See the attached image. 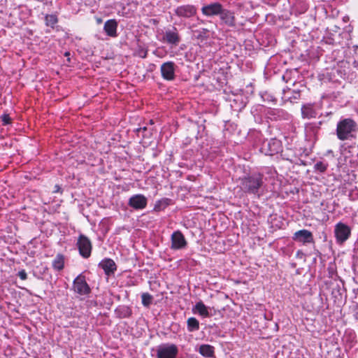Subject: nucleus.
I'll return each instance as SVG.
<instances>
[{"label": "nucleus", "mask_w": 358, "mask_h": 358, "mask_svg": "<svg viewBox=\"0 0 358 358\" xmlns=\"http://www.w3.org/2000/svg\"><path fill=\"white\" fill-rule=\"evenodd\" d=\"M264 176L259 172H252L239 178L241 190L248 194L260 197L264 194Z\"/></svg>", "instance_id": "obj_1"}, {"label": "nucleus", "mask_w": 358, "mask_h": 358, "mask_svg": "<svg viewBox=\"0 0 358 358\" xmlns=\"http://www.w3.org/2000/svg\"><path fill=\"white\" fill-rule=\"evenodd\" d=\"M357 124L352 118H343L336 125V136L341 141L351 139L357 131Z\"/></svg>", "instance_id": "obj_2"}, {"label": "nucleus", "mask_w": 358, "mask_h": 358, "mask_svg": "<svg viewBox=\"0 0 358 358\" xmlns=\"http://www.w3.org/2000/svg\"><path fill=\"white\" fill-rule=\"evenodd\" d=\"M261 152L265 155L273 156L282 151V142L275 138L264 141L260 148Z\"/></svg>", "instance_id": "obj_3"}, {"label": "nucleus", "mask_w": 358, "mask_h": 358, "mask_svg": "<svg viewBox=\"0 0 358 358\" xmlns=\"http://www.w3.org/2000/svg\"><path fill=\"white\" fill-rule=\"evenodd\" d=\"M156 358H177L178 348L173 343H163L158 345L155 350Z\"/></svg>", "instance_id": "obj_4"}, {"label": "nucleus", "mask_w": 358, "mask_h": 358, "mask_svg": "<svg viewBox=\"0 0 358 358\" xmlns=\"http://www.w3.org/2000/svg\"><path fill=\"white\" fill-rule=\"evenodd\" d=\"M197 13V8L193 4H182L176 6L173 10V15L180 20H187L194 17Z\"/></svg>", "instance_id": "obj_5"}, {"label": "nucleus", "mask_w": 358, "mask_h": 358, "mask_svg": "<svg viewBox=\"0 0 358 358\" xmlns=\"http://www.w3.org/2000/svg\"><path fill=\"white\" fill-rule=\"evenodd\" d=\"M334 235L336 243L342 244L350 237L351 228L348 224L339 222L334 227Z\"/></svg>", "instance_id": "obj_6"}, {"label": "nucleus", "mask_w": 358, "mask_h": 358, "mask_svg": "<svg viewBox=\"0 0 358 358\" xmlns=\"http://www.w3.org/2000/svg\"><path fill=\"white\" fill-rule=\"evenodd\" d=\"M79 254L85 259H87L90 257L92 245L88 237L84 234H80L76 243Z\"/></svg>", "instance_id": "obj_7"}, {"label": "nucleus", "mask_w": 358, "mask_h": 358, "mask_svg": "<svg viewBox=\"0 0 358 358\" xmlns=\"http://www.w3.org/2000/svg\"><path fill=\"white\" fill-rule=\"evenodd\" d=\"M73 289L80 295H87L90 293L91 289L86 282L85 275L80 274L74 279Z\"/></svg>", "instance_id": "obj_8"}, {"label": "nucleus", "mask_w": 358, "mask_h": 358, "mask_svg": "<svg viewBox=\"0 0 358 358\" xmlns=\"http://www.w3.org/2000/svg\"><path fill=\"white\" fill-rule=\"evenodd\" d=\"M171 248L174 250H182L186 248L187 242L180 230L175 231L171 236Z\"/></svg>", "instance_id": "obj_9"}, {"label": "nucleus", "mask_w": 358, "mask_h": 358, "mask_svg": "<svg viewBox=\"0 0 358 358\" xmlns=\"http://www.w3.org/2000/svg\"><path fill=\"white\" fill-rule=\"evenodd\" d=\"M180 41L181 38L176 27L166 29L162 38L163 42L174 46H177Z\"/></svg>", "instance_id": "obj_10"}, {"label": "nucleus", "mask_w": 358, "mask_h": 358, "mask_svg": "<svg viewBox=\"0 0 358 358\" xmlns=\"http://www.w3.org/2000/svg\"><path fill=\"white\" fill-rule=\"evenodd\" d=\"M176 65L173 62H166L163 63L160 67L161 75L163 79L167 81H172L176 78Z\"/></svg>", "instance_id": "obj_11"}, {"label": "nucleus", "mask_w": 358, "mask_h": 358, "mask_svg": "<svg viewBox=\"0 0 358 358\" xmlns=\"http://www.w3.org/2000/svg\"><path fill=\"white\" fill-rule=\"evenodd\" d=\"M147 203V198L141 194L131 196L128 201V205L135 210L144 209L146 207Z\"/></svg>", "instance_id": "obj_12"}, {"label": "nucleus", "mask_w": 358, "mask_h": 358, "mask_svg": "<svg viewBox=\"0 0 358 358\" xmlns=\"http://www.w3.org/2000/svg\"><path fill=\"white\" fill-rule=\"evenodd\" d=\"M223 8L222 5L219 2H214L203 6L201 8V13L203 15L211 17L214 15H220Z\"/></svg>", "instance_id": "obj_13"}, {"label": "nucleus", "mask_w": 358, "mask_h": 358, "mask_svg": "<svg viewBox=\"0 0 358 358\" xmlns=\"http://www.w3.org/2000/svg\"><path fill=\"white\" fill-rule=\"evenodd\" d=\"M292 238L303 244L314 243L313 235L311 231L307 229H301L294 234Z\"/></svg>", "instance_id": "obj_14"}, {"label": "nucleus", "mask_w": 358, "mask_h": 358, "mask_svg": "<svg viewBox=\"0 0 358 358\" xmlns=\"http://www.w3.org/2000/svg\"><path fill=\"white\" fill-rule=\"evenodd\" d=\"M267 115L271 120H288L290 115L281 108H270L267 112Z\"/></svg>", "instance_id": "obj_15"}, {"label": "nucleus", "mask_w": 358, "mask_h": 358, "mask_svg": "<svg viewBox=\"0 0 358 358\" xmlns=\"http://www.w3.org/2000/svg\"><path fill=\"white\" fill-rule=\"evenodd\" d=\"M219 17L222 23L227 26L229 27H236V17L234 12L223 8Z\"/></svg>", "instance_id": "obj_16"}, {"label": "nucleus", "mask_w": 358, "mask_h": 358, "mask_svg": "<svg viewBox=\"0 0 358 358\" xmlns=\"http://www.w3.org/2000/svg\"><path fill=\"white\" fill-rule=\"evenodd\" d=\"M99 266L103 270L105 274L108 276L113 275L117 270L115 262L110 258H105L101 260L99 264Z\"/></svg>", "instance_id": "obj_17"}, {"label": "nucleus", "mask_w": 358, "mask_h": 358, "mask_svg": "<svg viewBox=\"0 0 358 358\" xmlns=\"http://www.w3.org/2000/svg\"><path fill=\"white\" fill-rule=\"evenodd\" d=\"M117 26L118 23L115 19L108 20L104 23L103 31L108 36L116 38L117 36Z\"/></svg>", "instance_id": "obj_18"}, {"label": "nucleus", "mask_w": 358, "mask_h": 358, "mask_svg": "<svg viewBox=\"0 0 358 358\" xmlns=\"http://www.w3.org/2000/svg\"><path fill=\"white\" fill-rule=\"evenodd\" d=\"M317 111L311 103L304 104L301 107V116L303 119H311L316 117Z\"/></svg>", "instance_id": "obj_19"}, {"label": "nucleus", "mask_w": 358, "mask_h": 358, "mask_svg": "<svg viewBox=\"0 0 358 358\" xmlns=\"http://www.w3.org/2000/svg\"><path fill=\"white\" fill-rule=\"evenodd\" d=\"M192 311L194 314H199L203 317H208L210 316L208 308L202 301H198L192 307Z\"/></svg>", "instance_id": "obj_20"}, {"label": "nucleus", "mask_w": 358, "mask_h": 358, "mask_svg": "<svg viewBox=\"0 0 358 358\" xmlns=\"http://www.w3.org/2000/svg\"><path fill=\"white\" fill-rule=\"evenodd\" d=\"M199 352L205 357H214L215 348L208 344H203L200 345Z\"/></svg>", "instance_id": "obj_21"}, {"label": "nucleus", "mask_w": 358, "mask_h": 358, "mask_svg": "<svg viewBox=\"0 0 358 358\" xmlns=\"http://www.w3.org/2000/svg\"><path fill=\"white\" fill-rule=\"evenodd\" d=\"M115 313L120 318H127L131 315L132 310L127 306H119L115 309Z\"/></svg>", "instance_id": "obj_22"}, {"label": "nucleus", "mask_w": 358, "mask_h": 358, "mask_svg": "<svg viewBox=\"0 0 358 358\" xmlns=\"http://www.w3.org/2000/svg\"><path fill=\"white\" fill-rule=\"evenodd\" d=\"M171 199H170L169 198L161 199L156 201L154 208H153V210L155 212L162 211V210H165V208L171 204Z\"/></svg>", "instance_id": "obj_23"}, {"label": "nucleus", "mask_w": 358, "mask_h": 358, "mask_svg": "<svg viewBox=\"0 0 358 358\" xmlns=\"http://www.w3.org/2000/svg\"><path fill=\"white\" fill-rule=\"evenodd\" d=\"M199 320L194 317H191L187 320V329L189 332H194L199 330Z\"/></svg>", "instance_id": "obj_24"}, {"label": "nucleus", "mask_w": 358, "mask_h": 358, "mask_svg": "<svg viewBox=\"0 0 358 358\" xmlns=\"http://www.w3.org/2000/svg\"><path fill=\"white\" fill-rule=\"evenodd\" d=\"M64 266V255L58 254L52 261V267L57 271H61Z\"/></svg>", "instance_id": "obj_25"}, {"label": "nucleus", "mask_w": 358, "mask_h": 358, "mask_svg": "<svg viewBox=\"0 0 358 358\" xmlns=\"http://www.w3.org/2000/svg\"><path fill=\"white\" fill-rule=\"evenodd\" d=\"M246 106L241 96L237 97L231 101V107L236 111H241Z\"/></svg>", "instance_id": "obj_26"}, {"label": "nucleus", "mask_w": 358, "mask_h": 358, "mask_svg": "<svg viewBox=\"0 0 358 358\" xmlns=\"http://www.w3.org/2000/svg\"><path fill=\"white\" fill-rule=\"evenodd\" d=\"M45 24L52 28L57 23L58 19L55 15H46L45 17Z\"/></svg>", "instance_id": "obj_27"}, {"label": "nucleus", "mask_w": 358, "mask_h": 358, "mask_svg": "<svg viewBox=\"0 0 358 358\" xmlns=\"http://www.w3.org/2000/svg\"><path fill=\"white\" fill-rule=\"evenodd\" d=\"M141 299H142V304L145 307L148 308L152 303V300H153V296L148 292H144L141 294Z\"/></svg>", "instance_id": "obj_28"}, {"label": "nucleus", "mask_w": 358, "mask_h": 358, "mask_svg": "<svg viewBox=\"0 0 358 358\" xmlns=\"http://www.w3.org/2000/svg\"><path fill=\"white\" fill-rule=\"evenodd\" d=\"M306 129L307 131L313 133V134L315 136H317L320 129L317 124H315V123H308L306 126Z\"/></svg>", "instance_id": "obj_29"}, {"label": "nucleus", "mask_w": 358, "mask_h": 358, "mask_svg": "<svg viewBox=\"0 0 358 358\" xmlns=\"http://www.w3.org/2000/svg\"><path fill=\"white\" fill-rule=\"evenodd\" d=\"M283 93H284V95H285V97L287 98V96H286V90H283ZM300 92L299 91H292V95L290 96H287V100H289L290 102H294L295 101L298 100L300 99Z\"/></svg>", "instance_id": "obj_30"}, {"label": "nucleus", "mask_w": 358, "mask_h": 358, "mask_svg": "<svg viewBox=\"0 0 358 358\" xmlns=\"http://www.w3.org/2000/svg\"><path fill=\"white\" fill-rule=\"evenodd\" d=\"M327 166L328 165L327 164H324L322 162H317L314 165V169L315 171H320V173H324L326 171Z\"/></svg>", "instance_id": "obj_31"}, {"label": "nucleus", "mask_w": 358, "mask_h": 358, "mask_svg": "<svg viewBox=\"0 0 358 358\" xmlns=\"http://www.w3.org/2000/svg\"><path fill=\"white\" fill-rule=\"evenodd\" d=\"M1 119L3 122V124L6 125L11 122V118L8 114H3L1 115Z\"/></svg>", "instance_id": "obj_32"}, {"label": "nucleus", "mask_w": 358, "mask_h": 358, "mask_svg": "<svg viewBox=\"0 0 358 358\" xmlns=\"http://www.w3.org/2000/svg\"><path fill=\"white\" fill-rule=\"evenodd\" d=\"M141 129L142 138H149L151 136L152 133L150 131L148 132L147 127H143Z\"/></svg>", "instance_id": "obj_33"}, {"label": "nucleus", "mask_w": 358, "mask_h": 358, "mask_svg": "<svg viewBox=\"0 0 358 358\" xmlns=\"http://www.w3.org/2000/svg\"><path fill=\"white\" fill-rule=\"evenodd\" d=\"M208 30L207 29H202L201 31H196V32H198L199 34L197 35L198 38H201L203 37H206V34L208 33Z\"/></svg>", "instance_id": "obj_34"}, {"label": "nucleus", "mask_w": 358, "mask_h": 358, "mask_svg": "<svg viewBox=\"0 0 358 358\" xmlns=\"http://www.w3.org/2000/svg\"><path fill=\"white\" fill-rule=\"evenodd\" d=\"M17 275L20 278V279L24 280L27 278V274L25 270L22 269L20 271L17 273Z\"/></svg>", "instance_id": "obj_35"}, {"label": "nucleus", "mask_w": 358, "mask_h": 358, "mask_svg": "<svg viewBox=\"0 0 358 358\" xmlns=\"http://www.w3.org/2000/svg\"><path fill=\"white\" fill-rule=\"evenodd\" d=\"M353 67L355 69H358V59L355 60L352 63Z\"/></svg>", "instance_id": "obj_36"}, {"label": "nucleus", "mask_w": 358, "mask_h": 358, "mask_svg": "<svg viewBox=\"0 0 358 358\" xmlns=\"http://www.w3.org/2000/svg\"><path fill=\"white\" fill-rule=\"evenodd\" d=\"M141 129H141V127H138V128L134 130V131H135L138 135H139V134L141 132Z\"/></svg>", "instance_id": "obj_37"}, {"label": "nucleus", "mask_w": 358, "mask_h": 358, "mask_svg": "<svg viewBox=\"0 0 358 358\" xmlns=\"http://www.w3.org/2000/svg\"><path fill=\"white\" fill-rule=\"evenodd\" d=\"M315 124H317L319 126V129H320V126L322 124V121H319L318 122H314Z\"/></svg>", "instance_id": "obj_38"}, {"label": "nucleus", "mask_w": 358, "mask_h": 358, "mask_svg": "<svg viewBox=\"0 0 358 358\" xmlns=\"http://www.w3.org/2000/svg\"><path fill=\"white\" fill-rule=\"evenodd\" d=\"M96 22H97L98 24H100V23L102 22V20L101 18H97L96 19Z\"/></svg>", "instance_id": "obj_39"}, {"label": "nucleus", "mask_w": 358, "mask_h": 358, "mask_svg": "<svg viewBox=\"0 0 358 358\" xmlns=\"http://www.w3.org/2000/svg\"><path fill=\"white\" fill-rule=\"evenodd\" d=\"M69 55H70V53L68 52L65 53V56H69Z\"/></svg>", "instance_id": "obj_40"}, {"label": "nucleus", "mask_w": 358, "mask_h": 358, "mask_svg": "<svg viewBox=\"0 0 358 358\" xmlns=\"http://www.w3.org/2000/svg\"><path fill=\"white\" fill-rule=\"evenodd\" d=\"M150 124H153V123H154L152 120H151L150 121Z\"/></svg>", "instance_id": "obj_41"}, {"label": "nucleus", "mask_w": 358, "mask_h": 358, "mask_svg": "<svg viewBox=\"0 0 358 358\" xmlns=\"http://www.w3.org/2000/svg\"><path fill=\"white\" fill-rule=\"evenodd\" d=\"M331 113H327L326 115L327 116V115H330Z\"/></svg>", "instance_id": "obj_42"}, {"label": "nucleus", "mask_w": 358, "mask_h": 358, "mask_svg": "<svg viewBox=\"0 0 358 358\" xmlns=\"http://www.w3.org/2000/svg\"><path fill=\"white\" fill-rule=\"evenodd\" d=\"M56 189H58L59 187L57 185H55Z\"/></svg>", "instance_id": "obj_43"}, {"label": "nucleus", "mask_w": 358, "mask_h": 358, "mask_svg": "<svg viewBox=\"0 0 358 358\" xmlns=\"http://www.w3.org/2000/svg\"><path fill=\"white\" fill-rule=\"evenodd\" d=\"M56 189H58L59 187L57 185H55Z\"/></svg>", "instance_id": "obj_44"}, {"label": "nucleus", "mask_w": 358, "mask_h": 358, "mask_svg": "<svg viewBox=\"0 0 358 358\" xmlns=\"http://www.w3.org/2000/svg\"><path fill=\"white\" fill-rule=\"evenodd\" d=\"M143 57H146V53L143 56Z\"/></svg>", "instance_id": "obj_45"}]
</instances>
